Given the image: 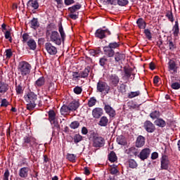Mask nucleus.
<instances>
[{
    "label": "nucleus",
    "mask_w": 180,
    "mask_h": 180,
    "mask_svg": "<svg viewBox=\"0 0 180 180\" xmlns=\"http://www.w3.org/2000/svg\"><path fill=\"white\" fill-rule=\"evenodd\" d=\"M58 32L60 34H58ZM58 32L52 31L50 34V41L57 46H61V42L65 40V32H64V28H63V25H58Z\"/></svg>",
    "instance_id": "obj_1"
},
{
    "label": "nucleus",
    "mask_w": 180,
    "mask_h": 180,
    "mask_svg": "<svg viewBox=\"0 0 180 180\" xmlns=\"http://www.w3.org/2000/svg\"><path fill=\"white\" fill-rule=\"evenodd\" d=\"M27 104V110H33L36 106H41V101L37 100V94L33 91H29L27 95L24 96Z\"/></svg>",
    "instance_id": "obj_2"
},
{
    "label": "nucleus",
    "mask_w": 180,
    "mask_h": 180,
    "mask_svg": "<svg viewBox=\"0 0 180 180\" xmlns=\"http://www.w3.org/2000/svg\"><path fill=\"white\" fill-rule=\"evenodd\" d=\"M32 70V65L27 61H21L19 63L18 66V74H20L22 77H26L30 74Z\"/></svg>",
    "instance_id": "obj_3"
},
{
    "label": "nucleus",
    "mask_w": 180,
    "mask_h": 180,
    "mask_svg": "<svg viewBox=\"0 0 180 180\" xmlns=\"http://www.w3.org/2000/svg\"><path fill=\"white\" fill-rule=\"evenodd\" d=\"M82 8V5H81L79 3H77V4L69 7L68 9L70 12L69 13V18L70 19H72L73 20H77L78 19V16H79V13L78 11Z\"/></svg>",
    "instance_id": "obj_4"
},
{
    "label": "nucleus",
    "mask_w": 180,
    "mask_h": 180,
    "mask_svg": "<svg viewBox=\"0 0 180 180\" xmlns=\"http://www.w3.org/2000/svg\"><path fill=\"white\" fill-rule=\"evenodd\" d=\"M110 91V86L106 83V82H103L102 80H99L97 82V92H105V94H109Z\"/></svg>",
    "instance_id": "obj_5"
},
{
    "label": "nucleus",
    "mask_w": 180,
    "mask_h": 180,
    "mask_svg": "<svg viewBox=\"0 0 180 180\" xmlns=\"http://www.w3.org/2000/svg\"><path fill=\"white\" fill-rule=\"evenodd\" d=\"M105 146V139L99 136H93V147L96 148H101Z\"/></svg>",
    "instance_id": "obj_6"
},
{
    "label": "nucleus",
    "mask_w": 180,
    "mask_h": 180,
    "mask_svg": "<svg viewBox=\"0 0 180 180\" xmlns=\"http://www.w3.org/2000/svg\"><path fill=\"white\" fill-rule=\"evenodd\" d=\"M36 143V139L32 136L26 135L22 139V146L25 148H29V147H32L33 144Z\"/></svg>",
    "instance_id": "obj_7"
},
{
    "label": "nucleus",
    "mask_w": 180,
    "mask_h": 180,
    "mask_svg": "<svg viewBox=\"0 0 180 180\" xmlns=\"http://www.w3.org/2000/svg\"><path fill=\"white\" fill-rule=\"evenodd\" d=\"M45 50H46L49 56H56V54L58 53L57 47L53 45L51 42H46L45 44Z\"/></svg>",
    "instance_id": "obj_8"
},
{
    "label": "nucleus",
    "mask_w": 180,
    "mask_h": 180,
    "mask_svg": "<svg viewBox=\"0 0 180 180\" xmlns=\"http://www.w3.org/2000/svg\"><path fill=\"white\" fill-rule=\"evenodd\" d=\"M150 154L151 149L148 148H145L141 150L139 155H138V158H140L141 161H146V160L149 158Z\"/></svg>",
    "instance_id": "obj_9"
},
{
    "label": "nucleus",
    "mask_w": 180,
    "mask_h": 180,
    "mask_svg": "<svg viewBox=\"0 0 180 180\" xmlns=\"http://www.w3.org/2000/svg\"><path fill=\"white\" fill-rule=\"evenodd\" d=\"M106 33L108 34V36H110L112 33L109 30H102V29H98L95 32V37L97 39H106Z\"/></svg>",
    "instance_id": "obj_10"
},
{
    "label": "nucleus",
    "mask_w": 180,
    "mask_h": 180,
    "mask_svg": "<svg viewBox=\"0 0 180 180\" xmlns=\"http://www.w3.org/2000/svg\"><path fill=\"white\" fill-rule=\"evenodd\" d=\"M160 168L166 171H168V168H169V159L166 155H162L160 159Z\"/></svg>",
    "instance_id": "obj_11"
},
{
    "label": "nucleus",
    "mask_w": 180,
    "mask_h": 180,
    "mask_svg": "<svg viewBox=\"0 0 180 180\" xmlns=\"http://www.w3.org/2000/svg\"><path fill=\"white\" fill-rule=\"evenodd\" d=\"M103 50L105 57H108L109 58V63H112V61H113L112 58L115 57V50L111 49L106 46L103 48Z\"/></svg>",
    "instance_id": "obj_12"
},
{
    "label": "nucleus",
    "mask_w": 180,
    "mask_h": 180,
    "mask_svg": "<svg viewBox=\"0 0 180 180\" xmlns=\"http://www.w3.org/2000/svg\"><path fill=\"white\" fill-rule=\"evenodd\" d=\"M120 82V78L116 74L110 75L108 78V82L112 86H117L119 82Z\"/></svg>",
    "instance_id": "obj_13"
},
{
    "label": "nucleus",
    "mask_w": 180,
    "mask_h": 180,
    "mask_svg": "<svg viewBox=\"0 0 180 180\" xmlns=\"http://www.w3.org/2000/svg\"><path fill=\"white\" fill-rule=\"evenodd\" d=\"M143 127L148 133H154L155 131V125L150 120H146L143 123Z\"/></svg>",
    "instance_id": "obj_14"
},
{
    "label": "nucleus",
    "mask_w": 180,
    "mask_h": 180,
    "mask_svg": "<svg viewBox=\"0 0 180 180\" xmlns=\"http://www.w3.org/2000/svg\"><path fill=\"white\" fill-rule=\"evenodd\" d=\"M104 105V110L110 117H115L116 116V110L106 103H103Z\"/></svg>",
    "instance_id": "obj_15"
},
{
    "label": "nucleus",
    "mask_w": 180,
    "mask_h": 180,
    "mask_svg": "<svg viewBox=\"0 0 180 180\" xmlns=\"http://www.w3.org/2000/svg\"><path fill=\"white\" fill-rule=\"evenodd\" d=\"M168 65V71H173L174 74L178 72V66H176V63L175 60H172L170 59L167 63Z\"/></svg>",
    "instance_id": "obj_16"
},
{
    "label": "nucleus",
    "mask_w": 180,
    "mask_h": 180,
    "mask_svg": "<svg viewBox=\"0 0 180 180\" xmlns=\"http://www.w3.org/2000/svg\"><path fill=\"white\" fill-rule=\"evenodd\" d=\"M144 144H146V137L141 135L138 136L135 143L136 147H137V148H141V147H143Z\"/></svg>",
    "instance_id": "obj_17"
},
{
    "label": "nucleus",
    "mask_w": 180,
    "mask_h": 180,
    "mask_svg": "<svg viewBox=\"0 0 180 180\" xmlns=\"http://www.w3.org/2000/svg\"><path fill=\"white\" fill-rule=\"evenodd\" d=\"M29 167H22L20 169L18 172V175L20 177L22 178L23 179H26L27 176H29Z\"/></svg>",
    "instance_id": "obj_18"
},
{
    "label": "nucleus",
    "mask_w": 180,
    "mask_h": 180,
    "mask_svg": "<svg viewBox=\"0 0 180 180\" xmlns=\"http://www.w3.org/2000/svg\"><path fill=\"white\" fill-rule=\"evenodd\" d=\"M102 115H103V109L101 108H95L92 110V116L94 119H99Z\"/></svg>",
    "instance_id": "obj_19"
},
{
    "label": "nucleus",
    "mask_w": 180,
    "mask_h": 180,
    "mask_svg": "<svg viewBox=\"0 0 180 180\" xmlns=\"http://www.w3.org/2000/svg\"><path fill=\"white\" fill-rule=\"evenodd\" d=\"M8 91H9V84L5 82L0 81V94L5 95Z\"/></svg>",
    "instance_id": "obj_20"
},
{
    "label": "nucleus",
    "mask_w": 180,
    "mask_h": 180,
    "mask_svg": "<svg viewBox=\"0 0 180 180\" xmlns=\"http://www.w3.org/2000/svg\"><path fill=\"white\" fill-rule=\"evenodd\" d=\"M45 84H46V77H44V76H41L35 81L34 85L36 88H41V86H44Z\"/></svg>",
    "instance_id": "obj_21"
},
{
    "label": "nucleus",
    "mask_w": 180,
    "mask_h": 180,
    "mask_svg": "<svg viewBox=\"0 0 180 180\" xmlns=\"http://www.w3.org/2000/svg\"><path fill=\"white\" fill-rule=\"evenodd\" d=\"M28 9H39V1L37 0H30L27 3Z\"/></svg>",
    "instance_id": "obj_22"
},
{
    "label": "nucleus",
    "mask_w": 180,
    "mask_h": 180,
    "mask_svg": "<svg viewBox=\"0 0 180 180\" xmlns=\"http://www.w3.org/2000/svg\"><path fill=\"white\" fill-rule=\"evenodd\" d=\"M30 27L36 30L40 27V22H39V19L33 18L30 22Z\"/></svg>",
    "instance_id": "obj_23"
},
{
    "label": "nucleus",
    "mask_w": 180,
    "mask_h": 180,
    "mask_svg": "<svg viewBox=\"0 0 180 180\" xmlns=\"http://www.w3.org/2000/svg\"><path fill=\"white\" fill-rule=\"evenodd\" d=\"M139 149L136 148V147L129 148L127 152V154H129L130 157H139Z\"/></svg>",
    "instance_id": "obj_24"
},
{
    "label": "nucleus",
    "mask_w": 180,
    "mask_h": 180,
    "mask_svg": "<svg viewBox=\"0 0 180 180\" xmlns=\"http://www.w3.org/2000/svg\"><path fill=\"white\" fill-rule=\"evenodd\" d=\"M69 105V109L70 112H74L79 108V102L77 101H73L70 103L68 104Z\"/></svg>",
    "instance_id": "obj_25"
},
{
    "label": "nucleus",
    "mask_w": 180,
    "mask_h": 180,
    "mask_svg": "<svg viewBox=\"0 0 180 180\" xmlns=\"http://www.w3.org/2000/svg\"><path fill=\"white\" fill-rule=\"evenodd\" d=\"M108 124H109V119H108V117H101L98 122V126H101V127H106Z\"/></svg>",
    "instance_id": "obj_26"
},
{
    "label": "nucleus",
    "mask_w": 180,
    "mask_h": 180,
    "mask_svg": "<svg viewBox=\"0 0 180 180\" xmlns=\"http://www.w3.org/2000/svg\"><path fill=\"white\" fill-rule=\"evenodd\" d=\"M173 34L175 37H178L179 34V22H178V20L175 21V24L172 28Z\"/></svg>",
    "instance_id": "obj_27"
},
{
    "label": "nucleus",
    "mask_w": 180,
    "mask_h": 180,
    "mask_svg": "<svg viewBox=\"0 0 180 180\" xmlns=\"http://www.w3.org/2000/svg\"><path fill=\"white\" fill-rule=\"evenodd\" d=\"M109 61V59H108V57L105 56H103V57L100 58L98 64L100 67H103V68H105L106 65H108V62Z\"/></svg>",
    "instance_id": "obj_28"
},
{
    "label": "nucleus",
    "mask_w": 180,
    "mask_h": 180,
    "mask_svg": "<svg viewBox=\"0 0 180 180\" xmlns=\"http://www.w3.org/2000/svg\"><path fill=\"white\" fill-rule=\"evenodd\" d=\"M48 116H49V121L53 122L54 120H57V115L56 114V112L53 110H50L48 112Z\"/></svg>",
    "instance_id": "obj_29"
},
{
    "label": "nucleus",
    "mask_w": 180,
    "mask_h": 180,
    "mask_svg": "<svg viewBox=\"0 0 180 180\" xmlns=\"http://www.w3.org/2000/svg\"><path fill=\"white\" fill-rule=\"evenodd\" d=\"M136 24L138 25V27L139 29H146L147 27V22L142 18H139L136 20Z\"/></svg>",
    "instance_id": "obj_30"
},
{
    "label": "nucleus",
    "mask_w": 180,
    "mask_h": 180,
    "mask_svg": "<svg viewBox=\"0 0 180 180\" xmlns=\"http://www.w3.org/2000/svg\"><path fill=\"white\" fill-rule=\"evenodd\" d=\"M101 53H102L101 48L89 50V54H90V56H92V57H98L99 54H101Z\"/></svg>",
    "instance_id": "obj_31"
},
{
    "label": "nucleus",
    "mask_w": 180,
    "mask_h": 180,
    "mask_svg": "<svg viewBox=\"0 0 180 180\" xmlns=\"http://www.w3.org/2000/svg\"><path fill=\"white\" fill-rule=\"evenodd\" d=\"M155 124L158 127L164 128L165 126H167V122H165V120H164L162 118H158L155 121Z\"/></svg>",
    "instance_id": "obj_32"
},
{
    "label": "nucleus",
    "mask_w": 180,
    "mask_h": 180,
    "mask_svg": "<svg viewBox=\"0 0 180 180\" xmlns=\"http://www.w3.org/2000/svg\"><path fill=\"white\" fill-rule=\"evenodd\" d=\"M27 44L28 46V47H30V50H36L37 47V44H36V41H34V39H30L28 40V41L27 42Z\"/></svg>",
    "instance_id": "obj_33"
},
{
    "label": "nucleus",
    "mask_w": 180,
    "mask_h": 180,
    "mask_svg": "<svg viewBox=\"0 0 180 180\" xmlns=\"http://www.w3.org/2000/svg\"><path fill=\"white\" fill-rule=\"evenodd\" d=\"M106 46L108 47V49H111V50H116V49L120 47V42L112 41L109 43Z\"/></svg>",
    "instance_id": "obj_34"
},
{
    "label": "nucleus",
    "mask_w": 180,
    "mask_h": 180,
    "mask_svg": "<svg viewBox=\"0 0 180 180\" xmlns=\"http://www.w3.org/2000/svg\"><path fill=\"white\" fill-rule=\"evenodd\" d=\"M115 57V61L116 63H119L120 61H122V60H124V54L120 53V52H116L114 55Z\"/></svg>",
    "instance_id": "obj_35"
},
{
    "label": "nucleus",
    "mask_w": 180,
    "mask_h": 180,
    "mask_svg": "<svg viewBox=\"0 0 180 180\" xmlns=\"http://www.w3.org/2000/svg\"><path fill=\"white\" fill-rule=\"evenodd\" d=\"M124 77L129 79L131 77V72H133V68L124 67Z\"/></svg>",
    "instance_id": "obj_36"
},
{
    "label": "nucleus",
    "mask_w": 180,
    "mask_h": 180,
    "mask_svg": "<svg viewBox=\"0 0 180 180\" xmlns=\"http://www.w3.org/2000/svg\"><path fill=\"white\" fill-rule=\"evenodd\" d=\"M108 160L110 161V162H116V161H117V156L116 155V153L111 151L108 155Z\"/></svg>",
    "instance_id": "obj_37"
},
{
    "label": "nucleus",
    "mask_w": 180,
    "mask_h": 180,
    "mask_svg": "<svg viewBox=\"0 0 180 180\" xmlns=\"http://www.w3.org/2000/svg\"><path fill=\"white\" fill-rule=\"evenodd\" d=\"M165 16L167 18L169 22H173L175 19L174 18V14L172 13V10H167L165 13Z\"/></svg>",
    "instance_id": "obj_38"
},
{
    "label": "nucleus",
    "mask_w": 180,
    "mask_h": 180,
    "mask_svg": "<svg viewBox=\"0 0 180 180\" xmlns=\"http://www.w3.org/2000/svg\"><path fill=\"white\" fill-rule=\"evenodd\" d=\"M51 124L53 125V129H56L58 132L60 131L61 127L58 124V120H55L54 121H51Z\"/></svg>",
    "instance_id": "obj_39"
},
{
    "label": "nucleus",
    "mask_w": 180,
    "mask_h": 180,
    "mask_svg": "<svg viewBox=\"0 0 180 180\" xmlns=\"http://www.w3.org/2000/svg\"><path fill=\"white\" fill-rule=\"evenodd\" d=\"M83 139H84V137L82 136H81L79 134H76L73 136V141H74L75 144H78V143H80V141H82Z\"/></svg>",
    "instance_id": "obj_40"
},
{
    "label": "nucleus",
    "mask_w": 180,
    "mask_h": 180,
    "mask_svg": "<svg viewBox=\"0 0 180 180\" xmlns=\"http://www.w3.org/2000/svg\"><path fill=\"white\" fill-rule=\"evenodd\" d=\"M128 164L129 168H131L132 169H134L138 167L137 162H136L134 159H129L128 161Z\"/></svg>",
    "instance_id": "obj_41"
},
{
    "label": "nucleus",
    "mask_w": 180,
    "mask_h": 180,
    "mask_svg": "<svg viewBox=\"0 0 180 180\" xmlns=\"http://www.w3.org/2000/svg\"><path fill=\"white\" fill-rule=\"evenodd\" d=\"M18 83L15 82V91L17 95H21V94H23V86H22V83H20L18 85H17Z\"/></svg>",
    "instance_id": "obj_42"
},
{
    "label": "nucleus",
    "mask_w": 180,
    "mask_h": 180,
    "mask_svg": "<svg viewBox=\"0 0 180 180\" xmlns=\"http://www.w3.org/2000/svg\"><path fill=\"white\" fill-rule=\"evenodd\" d=\"M90 70L89 68H86L83 71L80 72L81 78H88L89 75Z\"/></svg>",
    "instance_id": "obj_43"
},
{
    "label": "nucleus",
    "mask_w": 180,
    "mask_h": 180,
    "mask_svg": "<svg viewBox=\"0 0 180 180\" xmlns=\"http://www.w3.org/2000/svg\"><path fill=\"white\" fill-rule=\"evenodd\" d=\"M149 116L151 119H153V120H155V119H159V117H160V111L155 110V111L150 112Z\"/></svg>",
    "instance_id": "obj_44"
},
{
    "label": "nucleus",
    "mask_w": 180,
    "mask_h": 180,
    "mask_svg": "<svg viewBox=\"0 0 180 180\" xmlns=\"http://www.w3.org/2000/svg\"><path fill=\"white\" fill-rule=\"evenodd\" d=\"M87 105L89 108H92L93 106H95L96 105V98L95 97L90 98Z\"/></svg>",
    "instance_id": "obj_45"
},
{
    "label": "nucleus",
    "mask_w": 180,
    "mask_h": 180,
    "mask_svg": "<svg viewBox=\"0 0 180 180\" xmlns=\"http://www.w3.org/2000/svg\"><path fill=\"white\" fill-rule=\"evenodd\" d=\"M140 91H131L128 94V98L129 99H133V98H136V96H139L140 95Z\"/></svg>",
    "instance_id": "obj_46"
},
{
    "label": "nucleus",
    "mask_w": 180,
    "mask_h": 180,
    "mask_svg": "<svg viewBox=\"0 0 180 180\" xmlns=\"http://www.w3.org/2000/svg\"><path fill=\"white\" fill-rule=\"evenodd\" d=\"M66 158L67 160H68V161H70L71 162H75L77 155H75V154L68 153L66 155Z\"/></svg>",
    "instance_id": "obj_47"
},
{
    "label": "nucleus",
    "mask_w": 180,
    "mask_h": 180,
    "mask_svg": "<svg viewBox=\"0 0 180 180\" xmlns=\"http://www.w3.org/2000/svg\"><path fill=\"white\" fill-rule=\"evenodd\" d=\"M116 5L126 6V5H129V0H116Z\"/></svg>",
    "instance_id": "obj_48"
},
{
    "label": "nucleus",
    "mask_w": 180,
    "mask_h": 180,
    "mask_svg": "<svg viewBox=\"0 0 180 180\" xmlns=\"http://www.w3.org/2000/svg\"><path fill=\"white\" fill-rule=\"evenodd\" d=\"M127 85L124 84H121L120 86H117V91L118 92H120L121 94H124L126 92V88Z\"/></svg>",
    "instance_id": "obj_49"
},
{
    "label": "nucleus",
    "mask_w": 180,
    "mask_h": 180,
    "mask_svg": "<svg viewBox=\"0 0 180 180\" xmlns=\"http://www.w3.org/2000/svg\"><path fill=\"white\" fill-rule=\"evenodd\" d=\"M70 112V106L63 105L60 108L61 115H64L65 113H68Z\"/></svg>",
    "instance_id": "obj_50"
},
{
    "label": "nucleus",
    "mask_w": 180,
    "mask_h": 180,
    "mask_svg": "<svg viewBox=\"0 0 180 180\" xmlns=\"http://www.w3.org/2000/svg\"><path fill=\"white\" fill-rule=\"evenodd\" d=\"M143 33L148 40H151L153 39V34H151V32H150V30L145 29Z\"/></svg>",
    "instance_id": "obj_51"
},
{
    "label": "nucleus",
    "mask_w": 180,
    "mask_h": 180,
    "mask_svg": "<svg viewBox=\"0 0 180 180\" xmlns=\"http://www.w3.org/2000/svg\"><path fill=\"white\" fill-rule=\"evenodd\" d=\"M70 129L75 130V129H78L79 127V122L78 121H73L70 124Z\"/></svg>",
    "instance_id": "obj_52"
},
{
    "label": "nucleus",
    "mask_w": 180,
    "mask_h": 180,
    "mask_svg": "<svg viewBox=\"0 0 180 180\" xmlns=\"http://www.w3.org/2000/svg\"><path fill=\"white\" fill-rule=\"evenodd\" d=\"M1 108H8V106H9V101H8V100H6V98H1Z\"/></svg>",
    "instance_id": "obj_53"
},
{
    "label": "nucleus",
    "mask_w": 180,
    "mask_h": 180,
    "mask_svg": "<svg viewBox=\"0 0 180 180\" xmlns=\"http://www.w3.org/2000/svg\"><path fill=\"white\" fill-rule=\"evenodd\" d=\"M73 92L76 94V95H81V94H82V87L79 86H77L73 89Z\"/></svg>",
    "instance_id": "obj_54"
},
{
    "label": "nucleus",
    "mask_w": 180,
    "mask_h": 180,
    "mask_svg": "<svg viewBox=\"0 0 180 180\" xmlns=\"http://www.w3.org/2000/svg\"><path fill=\"white\" fill-rule=\"evenodd\" d=\"M72 81H76L77 79H78L79 78H81V73L78 72H72Z\"/></svg>",
    "instance_id": "obj_55"
},
{
    "label": "nucleus",
    "mask_w": 180,
    "mask_h": 180,
    "mask_svg": "<svg viewBox=\"0 0 180 180\" xmlns=\"http://www.w3.org/2000/svg\"><path fill=\"white\" fill-rule=\"evenodd\" d=\"M117 0H103L104 5H114L116 6Z\"/></svg>",
    "instance_id": "obj_56"
},
{
    "label": "nucleus",
    "mask_w": 180,
    "mask_h": 180,
    "mask_svg": "<svg viewBox=\"0 0 180 180\" xmlns=\"http://www.w3.org/2000/svg\"><path fill=\"white\" fill-rule=\"evenodd\" d=\"M171 88L174 90L180 89V84L179 82H173L171 84Z\"/></svg>",
    "instance_id": "obj_57"
},
{
    "label": "nucleus",
    "mask_w": 180,
    "mask_h": 180,
    "mask_svg": "<svg viewBox=\"0 0 180 180\" xmlns=\"http://www.w3.org/2000/svg\"><path fill=\"white\" fill-rule=\"evenodd\" d=\"M168 45L169 50H175V49H176V45H175L171 39L169 40Z\"/></svg>",
    "instance_id": "obj_58"
},
{
    "label": "nucleus",
    "mask_w": 180,
    "mask_h": 180,
    "mask_svg": "<svg viewBox=\"0 0 180 180\" xmlns=\"http://www.w3.org/2000/svg\"><path fill=\"white\" fill-rule=\"evenodd\" d=\"M22 43H27L29 41V37H30V36H29V34H27V33H24L23 34H22Z\"/></svg>",
    "instance_id": "obj_59"
},
{
    "label": "nucleus",
    "mask_w": 180,
    "mask_h": 180,
    "mask_svg": "<svg viewBox=\"0 0 180 180\" xmlns=\"http://www.w3.org/2000/svg\"><path fill=\"white\" fill-rule=\"evenodd\" d=\"M5 39L9 40V41H12V37L11 36V31H6L4 33Z\"/></svg>",
    "instance_id": "obj_60"
},
{
    "label": "nucleus",
    "mask_w": 180,
    "mask_h": 180,
    "mask_svg": "<svg viewBox=\"0 0 180 180\" xmlns=\"http://www.w3.org/2000/svg\"><path fill=\"white\" fill-rule=\"evenodd\" d=\"M117 142L118 144H120V146H126V141H124V139L122 138H117Z\"/></svg>",
    "instance_id": "obj_61"
},
{
    "label": "nucleus",
    "mask_w": 180,
    "mask_h": 180,
    "mask_svg": "<svg viewBox=\"0 0 180 180\" xmlns=\"http://www.w3.org/2000/svg\"><path fill=\"white\" fill-rule=\"evenodd\" d=\"M9 175H11V174L9 173V170L7 169L4 172L3 180H9Z\"/></svg>",
    "instance_id": "obj_62"
},
{
    "label": "nucleus",
    "mask_w": 180,
    "mask_h": 180,
    "mask_svg": "<svg viewBox=\"0 0 180 180\" xmlns=\"http://www.w3.org/2000/svg\"><path fill=\"white\" fill-rule=\"evenodd\" d=\"M5 53L6 56V58H11V57H12V56H13L12 49H6L5 51Z\"/></svg>",
    "instance_id": "obj_63"
},
{
    "label": "nucleus",
    "mask_w": 180,
    "mask_h": 180,
    "mask_svg": "<svg viewBox=\"0 0 180 180\" xmlns=\"http://www.w3.org/2000/svg\"><path fill=\"white\" fill-rule=\"evenodd\" d=\"M110 173L112 175H116V174H119V170L116 169V167H111V169H110Z\"/></svg>",
    "instance_id": "obj_64"
}]
</instances>
